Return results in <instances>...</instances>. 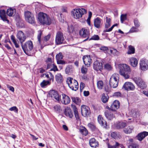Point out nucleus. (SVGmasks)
<instances>
[{
	"label": "nucleus",
	"mask_w": 148,
	"mask_h": 148,
	"mask_svg": "<svg viewBox=\"0 0 148 148\" xmlns=\"http://www.w3.org/2000/svg\"><path fill=\"white\" fill-rule=\"evenodd\" d=\"M38 19L39 22L43 25H49L51 23V19L49 16L42 12L38 13Z\"/></svg>",
	"instance_id": "1"
},
{
	"label": "nucleus",
	"mask_w": 148,
	"mask_h": 148,
	"mask_svg": "<svg viewBox=\"0 0 148 148\" xmlns=\"http://www.w3.org/2000/svg\"><path fill=\"white\" fill-rule=\"evenodd\" d=\"M123 69H121L119 71V74L122 76L125 79L129 78V74L131 72V70L130 66L125 64H123L122 65Z\"/></svg>",
	"instance_id": "2"
},
{
	"label": "nucleus",
	"mask_w": 148,
	"mask_h": 148,
	"mask_svg": "<svg viewBox=\"0 0 148 148\" xmlns=\"http://www.w3.org/2000/svg\"><path fill=\"white\" fill-rule=\"evenodd\" d=\"M21 47L24 52L28 55H29L30 52L32 50L33 45L32 42L31 41H28L24 44H21Z\"/></svg>",
	"instance_id": "3"
},
{
	"label": "nucleus",
	"mask_w": 148,
	"mask_h": 148,
	"mask_svg": "<svg viewBox=\"0 0 148 148\" xmlns=\"http://www.w3.org/2000/svg\"><path fill=\"white\" fill-rule=\"evenodd\" d=\"M119 75L117 73L113 74L111 77L110 85L111 87L115 88L118 86L119 81Z\"/></svg>",
	"instance_id": "4"
},
{
	"label": "nucleus",
	"mask_w": 148,
	"mask_h": 148,
	"mask_svg": "<svg viewBox=\"0 0 148 148\" xmlns=\"http://www.w3.org/2000/svg\"><path fill=\"white\" fill-rule=\"evenodd\" d=\"M87 12V11L84 8H78L74 9L72 12L74 18L78 19L82 17L83 15L85 14Z\"/></svg>",
	"instance_id": "5"
},
{
	"label": "nucleus",
	"mask_w": 148,
	"mask_h": 148,
	"mask_svg": "<svg viewBox=\"0 0 148 148\" xmlns=\"http://www.w3.org/2000/svg\"><path fill=\"white\" fill-rule=\"evenodd\" d=\"M69 88L72 90L76 91L78 88V84L77 81L72 78H70L67 81Z\"/></svg>",
	"instance_id": "6"
},
{
	"label": "nucleus",
	"mask_w": 148,
	"mask_h": 148,
	"mask_svg": "<svg viewBox=\"0 0 148 148\" xmlns=\"http://www.w3.org/2000/svg\"><path fill=\"white\" fill-rule=\"evenodd\" d=\"M24 15L26 21L31 24L35 23V19L33 13L29 11H25Z\"/></svg>",
	"instance_id": "7"
},
{
	"label": "nucleus",
	"mask_w": 148,
	"mask_h": 148,
	"mask_svg": "<svg viewBox=\"0 0 148 148\" xmlns=\"http://www.w3.org/2000/svg\"><path fill=\"white\" fill-rule=\"evenodd\" d=\"M49 97L55 100L58 102L60 101L61 96L57 91L53 90H51L49 92Z\"/></svg>",
	"instance_id": "8"
},
{
	"label": "nucleus",
	"mask_w": 148,
	"mask_h": 148,
	"mask_svg": "<svg viewBox=\"0 0 148 148\" xmlns=\"http://www.w3.org/2000/svg\"><path fill=\"white\" fill-rule=\"evenodd\" d=\"M133 80L137 85L141 88L143 89L146 87V85L145 82L141 78L139 77H134Z\"/></svg>",
	"instance_id": "9"
},
{
	"label": "nucleus",
	"mask_w": 148,
	"mask_h": 148,
	"mask_svg": "<svg viewBox=\"0 0 148 148\" xmlns=\"http://www.w3.org/2000/svg\"><path fill=\"white\" fill-rule=\"evenodd\" d=\"M81 112L82 115L85 117H88L90 113L89 108L85 105L81 106Z\"/></svg>",
	"instance_id": "10"
},
{
	"label": "nucleus",
	"mask_w": 148,
	"mask_h": 148,
	"mask_svg": "<svg viewBox=\"0 0 148 148\" xmlns=\"http://www.w3.org/2000/svg\"><path fill=\"white\" fill-rule=\"evenodd\" d=\"M64 38L63 33L61 32L58 31L56 33L55 41L57 44H60L63 43Z\"/></svg>",
	"instance_id": "11"
},
{
	"label": "nucleus",
	"mask_w": 148,
	"mask_h": 148,
	"mask_svg": "<svg viewBox=\"0 0 148 148\" xmlns=\"http://www.w3.org/2000/svg\"><path fill=\"white\" fill-rule=\"evenodd\" d=\"M80 35L83 38H86L84 41L86 40L89 38L90 35L89 31L88 30L83 28L79 31Z\"/></svg>",
	"instance_id": "12"
},
{
	"label": "nucleus",
	"mask_w": 148,
	"mask_h": 148,
	"mask_svg": "<svg viewBox=\"0 0 148 148\" xmlns=\"http://www.w3.org/2000/svg\"><path fill=\"white\" fill-rule=\"evenodd\" d=\"M60 101L62 104L66 105L70 103L71 99L68 96L64 94H62L61 98L60 97Z\"/></svg>",
	"instance_id": "13"
},
{
	"label": "nucleus",
	"mask_w": 148,
	"mask_h": 148,
	"mask_svg": "<svg viewBox=\"0 0 148 148\" xmlns=\"http://www.w3.org/2000/svg\"><path fill=\"white\" fill-rule=\"evenodd\" d=\"M16 37L21 44L24 42L26 39V36L23 32L21 31L18 32Z\"/></svg>",
	"instance_id": "14"
},
{
	"label": "nucleus",
	"mask_w": 148,
	"mask_h": 148,
	"mask_svg": "<svg viewBox=\"0 0 148 148\" xmlns=\"http://www.w3.org/2000/svg\"><path fill=\"white\" fill-rule=\"evenodd\" d=\"M123 88L127 90H133L135 88V86L132 83L126 82L125 83Z\"/></svg>",
	"instance_id": "15"
},
{
	"label": "nucleus",
	"mask_w": 148,
	"mask_h": 148,
	"mask_svg": "<svg viewBox=\"0 0 148 148\" xmlns=\"http://www.w3.org/2000/svg\"><path fill=\"white\" fill-rule=\"evenodd\" d=\"M93 68L97 71H101L103 68L102 63L98 60L95 61L93 64Z\"/></svg>",
	"instance_id": "16"
},
{
	"label": "nucleus",
	"mask_w": 148,
	"mask_h": 148,
	"mask_svg": "<svg viewBox=\"0 0 148 148\" xmlns=\"http://www.w3.org/2000/svg\"><path fill=\"white\" fill-rule=\"evenodd\" d=\"M84 64L87 67L90 66L92 63V60L90 56H84L83 57Z\"/></svg>",
	"instance_id": "17"
},
{
	"label": "nucleus",
	"mask_w": 148,
	"mask_h": 148,
	"mask_svg": "<svg viewBox=\"0 0 148 148\" xmlns=\"http://www.w3.org/2000/svg\"><path fill=\"white\" fill-rule=\"evenodd\" d=\"M103 24L102 20L99 17H97L94 19V26L97 28H100Z\"/></svg>",
	"instance_id": "18"
},
{
	"label": "nucleus",
	"mask_w": 148,
	"mask_h": 148,
	"mask_svg": "<svg viewBox=\"0 0 148 148\" xmlns=\"http://www.w3.org/2000/svg\"><path fill=\"white\" fill-rule=\"evenodd\" d=\"M140 68L143 71H145L148 68L147 63V61L143 60L140 61Z\"/></svg>",
	"instance_id": "19"
},
{
	"label": "nucleus",
	"mask_w": 148,
	"mask_h": 148,
	"mask_svg": "<svg viewBox=\"0 0 148 148\" xmlns=\"http://www.w3.org/2000/svg\"><path fill=\"white\" fill-rule=\"evenodd\" d=\"M127 143L129 144V148H138L137 144L134 143L133 139L130 138L127 140Z\"/></svg>",
	"instance_id": "20"
},
{
	"label": "nucleus",
	"mask_w": 148,
	"mask_h": 148,
	"mask_svg": "<svg viewBox=\"0 0 148 148\" xmlns=\"http://www.w3.org/2000/svg\"><path fill=\"white\" fill-rule=\"evenodd\" d=\"M120 104V102L118 101L115 100L114 101L111 105V110L115 111L116 110L119 108Z\"/></svg>",
	"instance_id": "21"
},
{
	"label": "nucleus",
	"mask_w": 148,
	"mask_h": 148,
	"mask_svg": "<svg viewBox=\"0 0 148 148\" xmlns=\"http://www.w3.org/2000/svg\"><path fill=\"white\" fill-rule=\"evenodd\" d=\"M98 121L99 123L104 128H106L107 123L106 121L103 119L101 116L99 115L98 116Z\"/></svg>",
	"instance_id": "22"
},
{
	"label": "nucleus",
	"mask_w": 148,
	"mask_h": 148,
	"mask_svg": "<svg viewBox=\"0 0 148 148\" xmlns=\"http://www.w3.org/2000/svg\"><path fill=\"white\" fill-rule=\"evenodd\" d=\"M106 118L109 120H111L114 117V116L111 112L108 110H106L104 112Z\"/></svg>",
	"instance_id": "23"
},
{
	"label": "nucleus",
	"mask_w": 148,
	"mask_h": 148,
	"mask_svg": "<svg viewBox=\"0 0 148 148\" xmlns=\"http://www.w3.org/2000/svg\"><path fill=\"white\" fill-rule=\"evenodd\" d=\"M126 125V123L122 122H116L114 124V126L116 129H122Z\"/></svg>",
	"instance_id": "24"
},
{
	"label": "nucleus",
	"mask_w": 148,
	"mask_h": 148,
	"mask_svg": "<svg viewBox=\"0 0 148 148\" xmlns=\"http://www.w3.org/2000/svg\"><path fill=\"white\" fill-rule=\"evenodd\" d=\"M0 17L2 20L4 21H7L8 23L9 21L7 18L5 12L4 10H0Z\"/></svg>",
	"instance_id": "25"
},
{
	"label": "nucleus",
	"mask_w": 148,
	"mask_h": 148,
	"mask_svg": "<svg viewBox=\"0 0 148 148\" xmlns=\"http://www.w3.org/2000/svg\"><path fill=\"white\" fill-rule=\"evenodd\" d=\"M147 135H148V132L145 131L139 134L136 137L138 140L141 141Z\"/></svg>",
	"instance_id": "26"
},
{
	"label": "nucleus",
	"mask_w": 148,
	"mask_h": 148,
	"mask_svg": "<svg viewBox=\"0 0 148 148\" xmlns=\"http://www.w3.org/2000/svg\"><path fill=\"white\" fill-rule=\"evenodd\" d=\"M64 113L66 116L71 118H72L73 116V113L69 108L67 107L65 109Z\"/></svg>",
	"instance_id": "27"
},
{
	"label": "nucleus",
	"mask_w": 148,
	"mask_h": 148,
	"mask_svg": "<svg viewBox=\"0 0 148 148\" xmlns=\"http://www.w3.org/2000/svg\"><path fill=\"white\" fill-rule=\"evenodd\" d=\"M71 107L73 108L76 119L77 121L79 120L80 118L76 106L74 105H71Z\"/></svg>",
	"instance_id": "28"
},
{
	"label": "nucleus",
	"mask_w": 148,
	"mask_h": 148,
	"mask_svg": "<svg viewBox=\"0 0 148 148\" xmlns=\"http://www.w3.org/2000/svg\"><path fill=\"white\" fill-rule=\"evenodd\" d=\"M89 144L90 146L92 147H96L99 145L98 142L96 141L94 138H92L90 139Z\"/></svg>",
	"instance_id": "29"
},
{
	"label": "nucleus",
	"mask_w": 148,
	"mask_h": 148,
	"mask_svg": "<svg viewBox=\"0 0 148 148\" xmlns=\"http://www.w3.org/2000/svg\"><path fill=\"white\" fill-rule=\"evenodd\" d=\"M111 137L115 139L120 138L121 137L120 133L117 132H112L111 134Z\"/></svg>",
	"instance_id": "30"
},
{
	"label": "nucleus",
	"mask_w": 148,
	"mask_h": 148,
	"mask_svg": "<svg viewBox=\"0 0 148 148\" xmlns=\"http://www.w3.org/2000/svg\"><path fill=\"white\" fill-rule=\"evenodd\" d=\"M131 65L133 67H136L138 64L137 59L134 58H131L130 60Z\"/></svg>",
	"instance_id": "31"
},
{
	"label": "nucleus",
	"mask_w": 148,
	"mask_h": 148,
	"mask_svg": "<svg viewBox=\"0 0 148 148\" xmlns=\"http://www.w3.org/2000/svg\"><path fill=\"white\" fill-rule=\"evenodd\" d=\"M16 12V10L14 9L10 8L8 9L7 14L9 16H13Z\"/></svg>",
	"instance_id": "32"
},
{
	"label": "nucleus",
	"mask_w": 148,
	"mask_h": 148,
	"mask_svg": "<svg viewBox=\"0 0 148 148\" xmlns=\"http://www.w3.org/2000/svg\"><path fill=\"white\" fill-rule=\"evenodd\" d=\"M133 127L132 126L130 125L124 129V132L126 134H130L132 132L133 130Z\"/></svg>",
	"instance_id": "33"
},
{
	"label": "nucleus",
	"mask_w": 148,
	"mask_h": 148,
	"mask_svg": "<svg viewBox=\"0 0 148 148\" xmlns=\"http://www.w3.org/2000/svg\"><path fill=\"white\" fill-rule=\"evenodd\" d=\"M79 132L83 135L85 136H86L88 134V131L87 129L84 127H81L79 129Z\"/></svg>",
	"instance_id": "34"
},
{
	"label": "nucleus",
	"mask_w": 148,
	"mask_h": 148,
	"mask_svg": "<svg viewBox=\"0 0 148 148\" xmlns=\"http://www.w3.org/2000/svg\"><path fill=\"white\" fill-rule=\"evenodd\" d=\"M132 116L134 118H137L139 116V112L137 109H134L132 110Z\"/></svg>",
	"instance_id": "35"
},
{
	"label": "nucleus",
	"mask_w": 148,
	"mask_h": 148,
	"mask_svg": "<svg viewBox=\"0 0 148 148\" xmlns=\"http://www.w3.org/2000/svg\"><path fill=\"white\" fill-rule=\"evenodd\" d=\"M55 77L56 80L57 82L60 83L62 82V77L60 74H57Z\"/></svg>",
	"instance_id": "36"
},
{
	"label": "nucleus",
	"mask_w": 148,
	"mask_h": 148,
	"mask_svg": "<svg viewBox=\"0 0 148 148\" xmlns=\"http://www.w3.org/2000/svg\"><path fill=\"white\" fill-rule=\"evenodd\" d=\"M109 97L107 95H105V94L103 93L102 94V97L101 98L102 101L104 103H106L108 101Z\"/></svg>",
	"instance_id": "37"
},
{
	"label": "nucleus",
	"mask_w": 148,
	"mask_h": 148,
	"mask_svg": "<svg viewBox=\"0 0 148 148\" xmlns=\"http://www.w3.org/2000/svg\"><path fill=\"white\" fill-rule=\"evenodd\" d=\"M74 31V27L73 25H68V31L70 35H72Z\"/></svg>",
	"instance_id": "38"
},
{
	"label": "nucleus",
	"mask_w": 148,
	"mask_h": 148,
	"mask_svg": "<svg viewBox=\"0 0 148 148\" xmlns=\"http://www.w3.org/2000/svg\"><path fill=\"white\" fill-rule=\"evenodd\" d=\"M50 84L49 81H46L44 80L41 83L40 85V86L44 88L45 86L47 85H49Z\"/></svg>",
	"instance_id": "39"
},
{
	"label": "nucleus",
	"mask_w": 148,
	"mask_h": 148,
	"mask_svg": "<svg viewBox=\"0 0 148 148\" xmlns=\"http://www.w3.org/2000/svg\"><path fill=\"white\" fill-rule=\"evenodd\" d=\"M106 18L105 27L106 28H108L110 26L111 19L110 18H108L107 17H106Z\"/></svg>",
	"instance_id": "40"
},
{
	"label": "nucleus",
	"mask_w": 148,
	"mask_h": 148,
	"mask_svg": "<svg viewBox=\"0 0 148 148\" xmlns=\"http://www.w3.org/2000/svg\"><path fill=\"white\" fill-rule=\"evenodd\" d=\"M135 52L134 48L131 45L129 46V50L127 52L128 54H133Z\"/></svg>",
	"instance_id": "41"
},
{
	"label": "nucleus",
	"mask_w": 148,
	"mask_h": 148,
	"mask_svg": "<svg viewBox=\"0 0 148 148\" xmlns=\"http://www.w3.org/2000/svg\"><path fill=\"white\" fill-rule=\"evenodd\" d=\"M45 77L47 78H48L49 80V81H51L52 80V82L53 81V75H52L51 73L50 72L49 73V74H45Z\"/></svg>",
	"instance_id": "42"
},
{
	"label": "nucleus",
	"mask_w": 148,
	"mask_h": 148,
	"mask_svg": "<svg viewBox=\"0 0 148 148\" xmlns=\"http://www.w3.org/2000/svg\"><path fill=\"white\" fill-rule=\"evenodd\" d=\"M38 34L37 36V38L38 40V42L39 44L40 45H41V36L42 34V32L41 31L39 30L38 31Z\"/></svg>",
	"instance_id": "43"
},
{
	"label": "nucleus",
	"mask_w": 148,
	"mask_h": 148,
	"mask_svg": "<svg viewBox=\"0 0 148 148\" xmlns=\"http://www.w3.org/2000/svg\"><path fill=\"white\" fill-rule=\"evenodd\" d=\"M71 99L73 102L77 104L79 103L80 101V99L78 97H72Z\"/></svg>",
	"instance_id": "44"
},
{
	"label": "nucleus",
	"mask_w": 148,
	"mask_h": 148,
	"mask_svg": "<svg viewBox=\"0 0 148 148\" xmlns=\"http://www.w3.org/2000/svg\"><path fill=\"white\" fill-rule=\"evenodd\" d=\"M63 56L61 52L59 53L56 56V58L57 60H62L63 59Z\"/></svg>",
	"instance_id": "45"
},
{
	"label": "nucleus",
	"mask_w": 148,
	"mask_h": 148,
	"mask_svg": "<svg viewBox=\"0 0 148 148\" xmlns=\"http://www.w3.org/2000/svg\"><path fill=\"white\" fill-rule=\"evenodd\" d=\"M88 17L87 20V21L88 24L90 25V19L92 17V13L91 12L89 11L88 12Z\"/></svg>",
	"instance_id": "46"
},
{
	"label": "nucleus",
	"mask_w": 148,
	"mask_h": 148,
	"mask_svg": "<svg viewBox=\"0 0 148 148\" xmlns=\"http://www.w3.org/2000/svg\"><path fill=\"white\" fill-rule=\"evenodd\" d=\"M103 82L102 81H98L97 83V86L98 88L99 89H101L103 86Z\"/></svg>",
	"instance_id": "47"
},
{
	"label": "nucleus",
	"mask_w": 148,
	"mask_h": 148,
	"mask_svg": "<svg viewBox=\"0 0 148 148\" xmlns=\"http://www.w3.org/2000/svg\"><path fill=\"white\" fill-rule=\"evenodd\" d=\"M127 19V14H122L121 16V21L122 23H123V22Z\"/></svg>",
	"instance_id": "48"
},
{
	"label": "nucleus",
	"mask_w": 148,
	"mask_h": 148,
	"mask_svg": "<svg viewBox=\"0 0 148 148\" xmlns=\"http://www.w3.org/2000/svg\"><path fill=\"white\" fill-rule=\"evenodd\" d=\"M104 67L105 69L108 71H110L112 69V67L111 65L108 63L105 64L104 66Z\"/></svg>",
	"instance_id": "49"
},
{
	"label": "nucleus",
	"mask_w": 148,
	"mask_h": 148,
	"mask_svg": "<svg viewBox=\"0 0 148 148\" xmlns=\"http://www.w3.org/2000/svg\"><path fill=\"white\" fill-rule=\"evenodd\" d=\"M81 72L83 74H86L87 71L88 69L85 66H83L81 68Z\"/></svg>",
	"instance_id": "50"
},
{
	"label": "nucleus",
	"mask_w": 148,
	"mask_h": 148,
	"mask_svg": "<svg viewBox=\"0 0 148 148\" xmlns=\"http://www.w3.org/2000/svg\"><path fill=\"white\" fill-rule=\"evenodd\" d=\"M88 127L92 130H94L96 128L95 125L92 123H90L88 124Z\"/></svg>",
	"instance_id": "51"
},
{
	"label": "nucleus",
	"mask_w": 148,
	"mask_h": 148,
	"mask_svg": "<svg viewBox=\"0 0 148 148\" xmlns=\"http://www.w3.org/2000/svg\"><path fill=\"white\" fill-rule=\"evenodd\" d=\"M99 39V37L98 35H94L89 39V40H98Z\"/></svg>",
	"instance_id": "52"
},
{
	"label": "nucleus",
	"mask_w": 148,
	"mask_h": 148,
	"mask_svg": "<svg viewBox=\"0 0 148 148\" xmlns=\"http://www.w3.org/2000/svg\"><path fill=\"white\" fill-rule=\"evenodd\" d=\"M134 25L136 27H138L140 26V23L137 19L135 18L134 19Z\"/></svg>",
	"instance_id": "53"
},
{
	"label": "nucleus",
	"mask_w": 148,
	"mask_h": 148,
	"mask_svg": "<svg viewBox=\"0 0 148 148\" xmlns=\"http://www.w3.org/2000/svg\"><path fill=\"white\" fill-rule=\"evenodd\" d=\"M54 109L55 111L59 112L61 110V107L59 105H56L54 107Z\"/></svg>",
	"instance_id": "54"
},
{
	"label": "nucleus",
	"mask_w": 148,
	"mask_h": 148,
	"mask_svg": "<svg viewBox=\"0 0 148 148\" xmlns=\"http://www.w3.org/2000/svg\"><path fill=\"white\" fill-rule=\"evenodd\" d=\"M9 110L11 111H14V112L16 113H18V109L16 106H13L9 109Z\"/></svg>",
	"instance_id": "55"
},
{
	"label": "nucleus",
	"mask_w": 148,
	"mask_h": 148,
	"mask_svg": "<svg viewBox=\"0 0 148 148\" xmlns=\"http://www.w3.org/2000/svg\"><path fill=\"white\" fill-rule=\"evenodd\" d=\"M108 53L109 54H113L114 55V53H116V52H117V51L116 49H113V50L110 49L109 50V51H108Z\"/></svg>",
	"instance_id": "56"
},
{
	"label": "nucleus",
	"mask_w": 148,
	"mask_h": 148,
	"mask_svg": "<svg viewBox=\"0 0 148 148\" xmlns=\"http://www.w3.org/2000/svg\"><path fill=\"white\" fill-rule=\"evenodd\" d=\"M100 50L103 51H109V49H108V47H105V46L101 47L100 48Z\"/></svg>",
	"instance_id": "57"
},
{
	"label": "nucleus",
	"mask_w": 148,
	"mask_h": 148,
	"mask_svg": "<svg viewBox=\"0 0 148 148\" xmlns=\"http://www.w3.org/2000/svg\"><path fill=\"white\" fill-rule=\"evenodd\" d=\"M52 67V68L51 69L50 71H58V69L57 66L53 64Z\"/></svg>",
	"instance_id": "58"
},
{
	"label": "nucleus",
	"mask_w": 148,
	"mask_h": 148,
	"mask_svg": "<svg viewBox=\"0 0 148 148\" xmlns=\"http://www.w3.org/2000/svg\"><path fill=\"white\" fill-rule=\"evenodd\" d=\"M57 63L58 64H65L66 63L64 61L62 60H57Z\"/></svg>",
	"instance_id": "59"
},
{
	"label": "nucleus",
	"mask_w": 148,
	"mask_h": 148,
	"mask_svg": "<svg viewBox=\"0 0 148 148\" xmlns=\"http://www.w3.org/2000/svg\"><path fill=\"white\" fill-rule=\"evenodd\" d=\"M71 70V67L69 66H67L65 69V72L66 73H69L70 72Z\"/></svg>",
	"instance_id": "60"
},
{
	"label": "nucleus",
	"mask_w": 148,
	"mask_h": 148,
	"mask_svg": "<svg viewBox=\"0 0 148 148\" xmlns=\"http://www.w3.org/2000/svg\"><path fill=\"white\" fill-rule=\"evenodd\" d=\"M117 24H115L113 25L110 28L108 29H106V32H109L111 31L114 26H117Z\"/></svg>",
	"instance_id": "61"
},
{
	"label": "nucleus",
	"mask_w": 148,
	"mask_h": 148,
	"mask_svg": "<svg viewBox=\"0 0 148 148\" xmlns=\"http://www.w3.org/2000/svg\"><path fill=\"white\" fill-rule=\"evenodd\" d=\"M50 36L51 35L50 34H48L47 36H45L44 37V40L46 41H48L50 38Z\"/></svg>",
	"instance_id": "62"
},
{
	"label": "nucleus",
	"mask_w": 148,
	"mask_h": 148,
	"mask_svg": "<svg viewBox=\"0 0 148 148\" xmlns=\"http://www.w3.org/2000/svg\"><path fill=\"white\" fill-rule=\"evenodd\" d=\"M136 28L134 27H133L130 29V31L132 32H136L138 31V30H136Z\"/></svg>",
	"instance_id": "63"
},
{
	"label": "nucleus",
	"mask_w": 148,
	"mask_h": 148,
	"mask_svg": "<svg viewBox=\"0 0 148 148\" xmlns=\"http://www.w3.org/2000/svg\"><path fill=\"white\" fill-rule=\"evenodd\" d=\"M85 86V85L84 84L83 82H81L80 84V89L81 91H82L84 87Z\"/></svg>",
	"instance_id": "64"
}]
</instances>
